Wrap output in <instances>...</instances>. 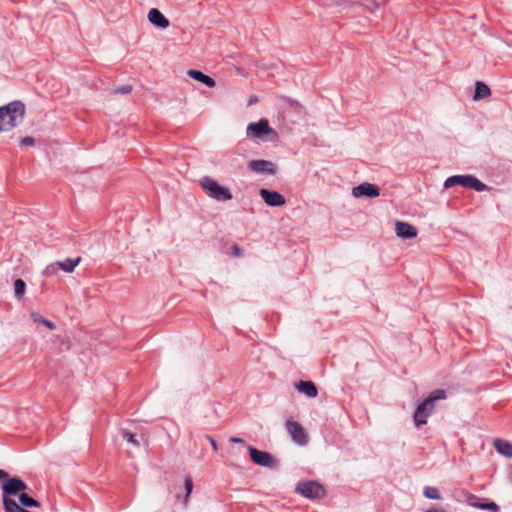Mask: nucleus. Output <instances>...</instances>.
I'll use <instances>...</instances> for the list:
<instances>
[{
    "label": "nucleus",
    "instance_id": "nucleus-1",
    "mask_svg": "<svg viewBox=\"0 0 512 512\" xmlns=\"http://www.w3.org/2000/svg\"><path fill=\"white\" fill-rule=\"evenodd\" d=\"M27 489L26 483L19 477L8 476L6 482L2 484V502L5 512H31L21 507L11 496L23 493Z\"/></svg>",
    "mask_w": 512,
    "mask_h": 512
},
{
    "label": "nucleus",
    "instance_id": "nucleus-2",
    "mask_svg": "<svg viewBox=\"0 0 512 512\" xmlns=\"http://www.w3.org/2000/svg\"><path fill=\"white\" fill-rule=\"evenodd\" d=\"M25 105L20 101L0 107V132L9 131L24 119Z\"/></svg>",
    "mask_w": 512,
    "mask_h": 512
},
{
    "label": "nucleus",
    "instance_id": "nucleus-3",
    "mask_svg": "<svg viewBox=\"0 0 512 512\" xmlns=\"http://www.w3.org/2000/svg\"><path fill=\"white\" fill-rule=\"evenodd\" d=\"M446 399V391L443 389H436L432 391L428 397L422 401L416 408L413 419L417 427L427 423V418L431 415L435 408L437 400Z\"/></svg>",
    "mask_w": 512,
    "mask_h": 512
},
{
    "label": "nucleus",
    "instance_id": "nucleus-4",
    "mask_svg": "<svg viewBox=\"0 0 512 512\" xmlns=\"http://www.w3.org/2000/svg\"><path fill=\"white\" fill-rule=\"evenodd\" d=\"M456 185H461L466 188H472L478 192L484 191L487 189V185L478 180L476 177L472 175H454L448 177L444 182V187L446 189L452 188Z\"/></svg>",
    "mask_w": 512,
    "mask_h": 512
},
{
    "label": "nucleus",
    "instance_id": "nucleus-5",
    "mask_svg": "<svg viewBox=\"0 0 512 512\" xmlns=\"http://www.w3.org/2000/svg\"><path fill=\"white\" fill-rule=\"evenodd\" d=\"M202 187L207 195L218 201H228L232 199V193L229 188L221 186L212 178L205 177L202 180Z\"/></svg>",
    "mask_w": 512,
    "mask_h": 512
},
{
    "label": "nucleus",
    "instance_id": "nucleus-6",
    "mask_svg": "<svg viewBox=\"0 0 512 512\" xmlns=\"http://www.w3.org/2000/svg\"><path fill=\"white\" fill-rule=\"evenodd\" d=\"M295 489L296 492L309 499H321L325 496V488L312 480L298 483Z\"/></svg>",
    "mask_w": 512,
    "mask_h": 512
},
{
    "label": "nucleus",
    "instance_id": "nucleus-7",
    "mask_svg": "<svg viewBox=\"0 0 512 512\" xmlns=\"http://www.w3.org/2000/svg\"><path fill=\"white\" fill-rule=\"evenodd\" d=\"M247 450L249 451L251 460L255 464L267 468H275L277 466L276 459L268 452L258 450L253 446H248Z\"/></svg>",
    "mask_w": 512,
    "mask_h": 512
},
{
    "label": "nucleus",
    "instance_id": "nucleus-8",
    "mask_svg": "<svg viewBox=\"0 0 512 512\" xmlns=\"http://www.w3.org/2000/svg\"><path fill=\"white\" fill-rule=\"evenodd\" d=\"M275 134V131L270 128L267 119H261L260 121L250 123L247 126V135L251 138H264L267 135Z\"/></svg>",
    "mask_w": 512,
    "mask_h": 512
},
{
    "label": "nucleus",
    "instance_id": "nucleus-9",
    "mask_svg": "<svg viewBox=\"0 0 512 512\" xmlns=\"http://www.w3.org/2000/svg\"><path fill=\"white\" fill-rule=\"evenodd\" d=\"M290 436L294 443L299 446L307 445L310 440L306 429L295 421H290Z\"/></svg>",
    "mask_w": 512,
    "mask_h": 512
},
{
    "label": "nucleus",
    "instance_id": "nucleus-10",
    "mask_svg": "<svg viewBox=\"0 0 512 512\" xmlns=\"http://www.w3.org/2000/svg\"><path fill=\"white\" fill-rule=\"evenodd\" d=\"M259 194L268 206H283L286 203L285 197L277 191L262 188L260 189Z\"/></svg>",
    "mask_w": 512,
    "mask_h": 512
},
{
    "label": "nucleus",
    "instance_id": "nucleus-11",
    "mask_svg": "<svg viewBox=\"0 0 512 512\" xmlns=\"http://www.w3.org/2000/svg\"><path fill=\"white\" fill-rule=\"evenodd\" d=\"M352 195L356 198L367 196L376 198L380 195V189L378 186L365 182L352 189Z\"/></svg>",
    "mask_w": 512,
    "mask_h": 512
},
{
    "label": "nucleus",
    "instance_id": "nucleus-12",
    "mask_svg": "<svg viewBox=\"0 0 512 512\" xmlns=\"http://www.w3.org/2000/svg\"><path fill=\"white\" fill-rule=\"evenodd\" d=\"M80 262L81 257H77L75 259L67 258L63 261H57L55 264H51L46 268V273L49 274L54 272V266L59 267L66 273H72L74 272L76 266H78Z\"/></svg>",
    "mask_w": 512,
    "mask_h": 512
},
{
    "label": "nucleus",
    "instance_id": "nucleus-13",
    "mask_svg": "<svg viewBox=\"0 0 512 512\" xmlns=\"http://www.w3.org/2000/svg\"><path fill=\"white\" fill-rule=\"evenodd\" d=\"M249 168L258 174L273 175L276 172L275 165L267 160H253L249 163Z\"/></svg>",
    "mask_w": 512,
    "mask_h": 512
},
{
    "label": "nucleus",
    "instance_id": "nucleus-14",
    "mask_svg": "<svg viewBox=\"0 0 512 512\" xmlns=\"http://www.w3.org/2000/svg\"><path fill=\"white\" fill-rule=\"evenodd\" d=\"M396 235L403 239H411L417 236V229L413 225L403 222L396 221L395 223Z\"/></svg>",
    "mask_w": 512,
    "mask_h": 512
},
{
    "label": "nucleus",
    "instance_id": "nucleus-15",
    "mask_svg": "<svg viewBox=\"0 0 512 512\" xmlns=\"http://www.w3.org/2000/svg\"><path fill=\"white\" fill-rule=\"evenodd\" d=\"M147 18L148 21L156 27L161 29H166L169 27V20L157 8L150 9Z\"/></svg>",
    "mask_w": 512,
    "mask_h": 512
},
{
    "label": "nucleus",
    "instance_id": "nucleus-16",
    "mask_svg": "<svg viewBox=\"0 0 512 512\" xmlns=\"http://www.w3.org/2000/svg\"><path fill=\"white\" fill-rule=\"evenodd\" d=\"M295 389L305 395L308 398H316L318 395V390L314 382L312 381H299L294 384Z\"/></svg>",
    "mask_w": 512,
    "mask_h": 512
},
{
    "label": "nucleus",
    "instance_id": "nucleus-17",
    "mask_svg": "<svg viewBox=\"0 0 512 512\" xmlns=\"http://www.w3.org/2000/svg\"><path fill=\"white\" fill-rule=\"evenodd\" d=\"M467 502L470 506L482 509V510H488L490 512H498L499 507L494 502H482L479 498H477L475 495L470 494L467 498Z\"/></svg>",
    "mask_w": 512,
    "mask_h": 512
},
{
    "label": "nucleus",
    "instance_id": "nucleus-18",
    "mask_svg": "<svg viewBox=\"0 0 512 512\" xmlns=\"http://www.w3.org/2000/svg\"><path fill=\"white\" fill-rule=\"evenodd\" d=\"M187 74L192 79L205 84L207 87L212 88L216 85V82L213 78H211L210 76L204 74L203 72H201L199 70L190 69L187 71Z\"/></svg>",
    "mask_w": 512,
    "mask_h": 512
},
{
    "label": "nucleus",
    "instance_id": "nucleus-19",
    "mask_svg": "<svg viewBox=\"0 0 512 512\" xmlns=\"http://www.w3.org/2000/svg\"><path fill=\"white\" fill-rule=\"evenodd\" d=\"M494 447L500 454L509 458L512 457V444L509 441L496 439L494 441Z\"/></svg>",
    "mask_w": 512,
    "mask_h": 512
},
{
    "label": "nucleus",
    "instance_id": "nucleus-20",
    "mask_svg": "<svg viewBox=\"0 0 512 512\" xmlns=\"http://www.w3.org/2000/svg\"><path fill=\"white\" fill-rule=\"evenodd\" d=\"M490 95H491L490 88L484 82L477 81L475 84V92H474L473 99L475 101H477L480 99L487 98Z\"/></svg>",
    "mask_w": 512,
    "mask_h": 512
},
{
    "label": "nucleus",
    "instance_id": "nucleus-21",
    "mask_svg": "<svg viewBox=\"0 0 512 512\" xmlns=\"http://www.w3.org/2000/svg\"><path fill=\"white\" fill-rule=\"evenodd\" d=\"M31 318L35 323L45 325L50 330H54L56 328L52 321L44 318L39 312H32Z\"/></svg>",
    "mask_w": 512,
    "mask_h": 512
},
{
    "label": "nucleus",
    "instance_id": "nucleus-22",
    "mask_svg": "<svg viewBox=\"0 0 512 512\" xmlns=\"http://www.w3.org/2000/svg\"><path fill=\"white\" fill-rule=\"evenodd\" d=\"M19 503L22 505L21 507H39L40 504L38 501L30 497L27 493L23 492L19 494Z\"/></svg>",
    "mask_w": 512,
    "mask_h": 512
},
{
    "label": "nucleus",
    "instance_id": "nucleus-23",
    "mask_svg": "<svg viewBox=\"0 0 512 512\" xmlns=\"http://www.w3.org/2000/svg\"><path fill=\"white\" fill-rule=\"evenodd\" d=\"M293 112L297 115L299 120L306 121V112L304 107L298 102H294L290 100V113Z\"/></svg>",
    "mask_w": 512,
    "mask_h": 512
},
{
    "label": "nucleus",
    "instance_id": "nucleus-24",
    "mask_svg": "<svg viewBox=\"0 0 512 512\" xmlns=\"http://www.w3.org/2000/svg\"><path fill=\"white\" fill-rule=\"evenodd\" d=\"M423 495L428 499L440 500L442 496L436 487L426 486L423 489Z\"/></svg>",
    "mask_w": 512,
    "mask_h": 512
},
{
    "label": "nucleus",
    "instance_id": "nucleus-25",
    "mask_svg": "<svg viewBox=\"0 0 512 512\" xmlns=\"http://www.w3.org/2000/svg\"><path fill=\"white\" fill-rule=\"evenodd\" d=\"M14 290H15V296L20 299L25 293L26 290V284L22 279H17L14 282Z\"/></svg>",
    "mask_w": 512,
    "mask_h": 512
},
{
    "label": "nucleus",
    "instance_id": "nucleus-26",
    "mask_svg": "<svg viewBox=\"0 0 512 512\" xmlns=\"http://www.w3.org/2000/svg\"><path fill=\"white\" fill-rule=\"evenodd\" d=\"M123 438H125L129 443H131L134 447H139L140 443L136 438V435L133 433H130L128 431L122 432Z\"/></svg>",
    "mask_w": 512,
    "mask_h": 512
},
{
    "label": "nucleus",
    "instance_id": "nucleus-27",
    "mask_svg": "<svg viewBox=\"0 0 512 512\" xmlns=\"http://www.w3.org/2000/svg\"><path fill=\"white\" fill-rule=\"evenodd\" d=\"M185 489H186L185 502H187L188 498L192 492V489H193V482H192V479L189 477L185 479Z\"/></svg>",
    "mask_w": 512,
    "mask_h": 512
},
{
    "label": "nucleus",
    "instance_id": "nucleus-28",
    "mask_svg": "<svg viewBox=\"0 0 512 512\" xmlns=\"http://www.w3.org/2000/svg\"><path fill=\"white\" fill-rule=\"evenodd\" d=\"M35 143V140L31 136H26L20 140V144L24 146H33Z\"/></svg>",
    "mask_w": 512,
    "mask_h": 512
},
{
    "label": "nucleus",
    "instance_id": "nucleus-29",
    "mask_svg": "<svg viewBox=\"0 0 512 512\" xmlns=\"http://www.w3.org/2000/svg\"><path fill=\"white\" fill-rule=\"evenodd\" d=\"M131 86L127 85V86H122L120 88H117L115 90L116 93H122V94H127L131 91Z\"/></svg>",
    "mask_w": 512,
    "mask_h": 512
},
{
    "label": "nucleus",
    "instance_id": "nucleus-30",
    "mask_svg": "<svg viewBox=\"0 0 512 512\" xmlns=\"http://www.w3.org/2000/svg\"><path fill=\"white\" fill-rule=\"evenodd\" d=\"M232 254L235 257H241L242 256V252H241L240 248L237 245H233L232 246Z\"/></svg>",
    "mask_w": 512,
    "mask_h": 512
},
{
    "label": "nucleus",
    "instance_id": "nucleus-31",
    "mask_svg": "<svg viewBox=\"0 0 512 512\" xmlns=\"http://www.w3.org/2000/svg\"><path fill=\"white\" fill-rule=\"evenodd\" d=\"M9 474L5 471L0 469V481L3 483L7 481Z\"/></svg>",
    "mask_w": 512,
    "mask_h": 512
},
{
    "label": "nucleus",
    "instance_id": "nucleus-32",
    "mask_svg": "<svg viewBox=\"0 0 512 512\" xmlns=\"http://www.w3.org/2000/svg\"><path fill=\"white\" fill-rule=\"evenodd\" d=\"M207 439L210 442L213 450L217 451L218 450V445H217L216 441L214 440V438H212L211 436H207Z\"/></svg>",
    "mask_w": 512,
    "mask_h": 512
},
{
    "label": "nucleus",
    "instance_id": "nucleus-33",
    "mask_svg": "<svg viewBox=\"0 0 512 512\" xmlns=\"http://www.w3.org/2000/svg\"><path fill=\"white\" fill-rule=\"evenodd\" d=\"M229 441L232 442V443H237V444H243L244 443V440L242 438H239V437H230Z\"/></svg>",
    "mask_w": 512,
    "mask_h": 512
}]
</instances>
